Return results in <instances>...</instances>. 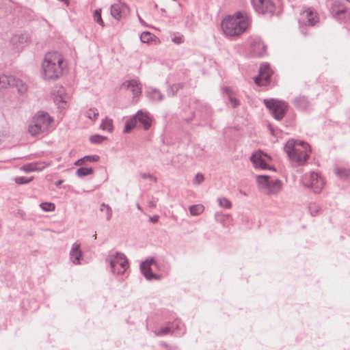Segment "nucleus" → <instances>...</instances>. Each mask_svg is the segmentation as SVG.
<instances>
[{"mask_svg": "<svg viewBox=\"0 0 350 350\" xmlns=\"http://www.w3.org/2000/svg\"><path fill=\"white\" fill-rule=\"evenodd\" d=\"M55 102H59V103H65V100L62 96H55Z\"/></svg>", "mask_w": 350, "mask_h": 350, "instance_id": "8fccbe9b", "label": "nucleus"}, {"mask_svg": "<svg viewBox=\"0 0 350 350\" xmlns=\"http://www.w3.org/2000/svg\"><path fill=\"white\" fill-rule=\"evenodd\" d=\"M291 161L298 165H304L307 162L311 151L308 144L304 141L288 139L284 147Z\"/></svg>", "mask_w": 350, "mask_h": 350, "instance_id": "7ed1b4c3", "label": "nucleus"}, {"mask_svg": "<svg viewBox=\"0 0 350 350\" xmlns=\"http://www.w3.org/2000/svg\"><path fill=\"white\" fill-rule=\"evenodd\" d=\"M137 122L144 130H148L151 126L152 119L148 112L139 110L135 115Z\"/></svg>", "mask_w": 350, "mask_h": 350, "instance_id": "4468645a", "label": "nucleus"}, {"mask_svg": "<svg viewBox=\"0 0 350 350\" xmlns=\"http://www.w3.org/2000/svg\"><path fill=\"white\" fill-rule=\"evenodd\" d=\"M92 173L93 170L92 167H80L76 172V174L80 178L88 176Z\"/></svg>", "mask_w": 350, "mask_h": 350, "instance_id": "f704fd0d", "label": "nucleus"}, {"mask_svg": "<svg viewBox=\"0 0 350 350\" xmlns=\"http://www.w3.org/2000/svg\"><path fill=\"white\" fill-rule=\"evenodd\" d=\"M225 217L226 216L221 213H216L215 215V219L219 222L224 221L225 220Z\"/></svg>", "mask_w": 350, "mask_h": 350, "instance_id": "49530a36", "label": "nucleus"}, {"mask_svg": "<svg viewBox=\"0 0 350 350\" xmlns=\"http://www.w3.org/2000/svg\"><path fill=\"white\" fill-rule=\"evenodd\" d=\"M282 188V183L279 179L270 180L267 188L263 191L267 195H276Z\"/></svg>", "mask_w": 350, "mask_h": 350, "instance_id": "2eb2a0df", "label": "nucleus"}, {"mask_svg": "<svg viewBox=\"0 0 350 350\" xmlns=\"http://www.w3.org/2000/svg\"><path fill=\"white\" fill-rule=\"evenodd\" d=\"M107 139L106 137L100 135H94L90 137V141L92 144H100Z\"/></svg>", "mask_w": 350, "mask_h": 350, "instance_id": "ea45409f", "label": "nucleus"}, {"mask_svg": "<svg viewBox=\"0 0 350 350\" xmlns=\"http://www.w3.org/2000/svg\"><path fill=\"white\" fill-rule=\"evenodd\" d=\"M146 96L153 101H161L163 99V94L157 89L148 87L146 90Z\"/></svg>", "mask_w": 350, "mask_h": 350, "instance_id": "aec40b11", "label": "nucleus"}, {"mask_svg": "<svg viewBox=\"0 0 350 350\" xmlns=\"http://www.w3.org/2000/svg\"><path fill=\"white\" fill-rule=\"evenodd\" d=\"M204 210V207L202 204L191 205L189 207L190 214L193 216L200 215Z\"/></svg>", "mask_w": 350, "mask_h": 350, "instance_id": "c756f323", "label": "nucleus"}, {"mask_svg": "<svg viewBox=\"0 0 350 350\" xmlns=\"http://www.w3.org/2000/svg\"><path fill=\"white\" fill-rule=\"evenodd\" d=\"M140 177L143 179L148 178L150 180H152L154 182H157V178L153 176L152 174L149 173H142L140 174Z\"/></svg>", "mask_w": 350, "mask_h": 350, "instance_id": "a18cd8bd", "label": "nucleus"}, {"mask_svg": "<svg viewBox=\"0 0 350 350\" xmlns=\"http://www.w3.org/2000/svg\"><path fill=\"white\" fill-rule=\"evenodd\" d=\"M302 15L306 19V23L308 25L313 26L318 21L317 14L310 9L305 10Z\"/></svg>", "mask_w": 350, "mask_h": 350, "instance_id": "412c9836", "label": "nucleus"}, {"mask_svg": "<svg viewBox=\"0 0 350 350\" xmlns=\"http://www.w3.org/2000/svg\"><path fill=\"white\" fill-rule=\"evenodd\" d=\"M40 208L46 212L53 211L55 208V206L54 204L51 202H42L40 204Z\"/></svg>", "mask_w": 350, "mask_h": 350, "instance_id": "58836bf2", "label": "nucleus"}, {"mask_svg": "<svg viewBox=\"0 0 350 350\" xmlns=\"http://www.w3.org/2000/svg\"><path fill=\"white\" fill-rule=\"evenodd\" d=\"M100 127L102 130H106L109 133L112 132L113 129V120L110 118H106L105 119L103 120Z\"/></svg>", "mask_w": 350, "mask_h": 350, "instance_id": "c85d7f7f", "label": "nucleus"}, {"mask_svg": "<svg viewBox=\"0 0 350 350\" xmlns=\"http://www.w3.org/2000/svg\"><path fill=\"white\" fill-rule=\"evenodd\" d=\"M49 165H50V163H46L45 162L31 163L22 166L21 170L26 173L34 171H42Z\"/></svg>", "mask_w": 350, "mask_h": 350, "instance_id": "f3484780", "label": "nucleus"}, {"mask_svg": "<svg viewBox=\"0 0 350 350\" xmlns=\"http://www.w3.org/2000/svg\"><path fill=\"white\" fill-rule=\"evenodd\" d=\"M11 85L16 87V88L20 94H24L27 90V85L24 82H23L21 79H16V77H15V81L13 82L11 84Z\"/></svg>", "mask_w": 350, "mask_h": 350, "instance_id": "bb28decb", "label": "nucleus"}, {"mask_svg": "<svg viewBox=\"0 0 350 350\" xmlns=\"http://www.w3.org/2000/svg\"><path fill=\"white\" fill-rule=\"evenodd\" d=\"M15 81V77L5 75L0 76V90L12 86L11 84Z\"/></svg>", "mask_w": 350, "mask_h": 350, "instance_id": "b1692460", "label": "nucleus"}, {"mask_svg": "<svg viewBox=\"0 0 350 350\" xmlns=\"http://www.w3.org/2000/svg\"><path fill=\"white\" fill-rule=\"evenodd\" d=\"M93 18L94 21L98 23L102 27H105V23L101 16V9H97L94 11Z\"/></svg>", "mask_w": 350, "mask_h": 350, "instance_id": "c9c22d12", "label": "nucleus"}, {"mask_svg": "<svg viewBox=\"0 0 350 350\" xmlns=\"http://www.w3.org/2000/svg\"><path fill=\"white\" fill-rule=\"evenodd\" d=\"M204 176L200 174V173H198L196 176H195V178L193 180V183L194 184H197V185H199L202 182L204 181Z\"/></svg>", "mask_w": 350, "mask_h": 350, "instance_id": "c03bdc74", "label": "nucleus"}, {"mask_svg": "<svg viewBox=\"0 0 350 350\" xmlns=\"http://www.w3.org/2000/svg\"><path fill=\"white\" fill-rule=\"evenodd\" d=\"M66 66L64 57L61 53L49 52L42 63V77L45 81H56L62 76Z\"/></svg>", "mask_w": 350, "mask_h": 350, "instance_id": "f03ea898", "label": "nucleus"}, {"mask_svg": "<svg viewBox=\"0 0 350 350\" xmlns=\"http://www.w3.org/2000/svg\"><path fill=\"white\" fill-rule=\"evenodd\" d=\"M271 160V157L261 150L254 152L250 157V161L255 168L273 171L275 170V168L273 167H270L268 164Z\"/></svg>", "mask_w": 350, "mask_h": 350, "instance_id": "6e6552de", "label": "nucleus"}, {"mask_svg": "<svg viewBox=\"0 0 350 350\" xmlns=\"http://www.w3.org/2000/svg\"><path fill=\"white\" fill-rule=\"evenodd\" d=\"M100 211L102 212H105L106 219L107 221L111 220L112 217L113 211L109 205L106 204L105 203H102L100 204Z\"/></svg>", "mask_w": 350, "mask_h": 350, "instance_id": "2f4dec72", "label": "nucleus"}, {"mask_svg": "<svg viewBox=\"0 0 350 350\" xmlns=\"http://www.w3.org/2000/svg\"><path fill=\"white\" fill-rule=\"evenodd\" d=\"M84 163H85V161H84L83 158H81V159L76 161L75 163V165L79 166V165H82Z\"/></svg>", "mask_w": 350, "mask_h": 350, "instance_id": "09e8293b", "label": "nucleus"}, {"mask_svg": "<svg viewBox=\"0 0 350 350\" xmlns=\"http://www.w3.org/2000/svg\"><path fill=\"white\" fill-rule=\"evenodd\" d=\"M294 105L301 110L306 109L309 106V101L305 96H299L293 100Z\"/></svg>", "mask_w": 350, "mask_h": 350, "instance_id": "4be33fe9", "label": "nucleus"}, {"mask_svg": "<svg viewBox=\"0 0 350 350\" xmlns=\"http://www.w3.org/2000/svg\"><path fill=\"white\" fill-rule=\"evenodd\" d=\"M106 261L109 264L111 272L118 275L123 274L129 268L128 259L119 252H111L106 257Z\"/></svg>", "mask_w": 350, "mask_h": 350, "instance_id": "39448f33", "label": "nucleus"}, {"mask_svg": "<svg viewBox=\"0 0 350 350\" xmlns=\"http://www.w3.org/2000/svg\"><path fill=\"white\" fill-rule=\"evenodd\" d=\"M269 176L267 175H258L256 176V183L261 191H264L269 183Z\"/></svg>", "mask_w": 350, "mask_h": 350, "instance_id": "5701e85b", "label": "nucleus"}, {"mask_svg": "<svg viewBox=\"0 0 350 350\" xmlns=\"http://www.w3.org/2000/svg\"><path fill=\"white\" fill-rule=\"evenodd\" d=\"M224 91L228 95V100L232 107H237L240 105V102L232 94L231 90L228 88H225Z\"/></svg>", "mask_w": 350, "mask_h": 350, "instance_id": "cd10ccee", "label": "nucleus"}, {"mask_svg": "<svg viewBox=\"0 0 350 350\" xmlns=\"http://www.w3.org/2000/svg\"><path fill=\"white\" fill-rule=\"evenodd\" d=\"M173 42L176 44H180L183 42V38L181 37H174L172 39Z\"/></svg>", "mask_w": 350, "mask_h": 350, "instance_id": "de8ad7c7", "label": "nucleus"}, {"mask_svg": "<svg viewBox=\"0 0 350 350\" xmlns=\"http://www.w3.org/2000/svg\"><path fill=\"white\" fill-rule=\"evenodd\" d=\"M176 327H178V323L176 322L169 323L159 329H155L153 332L157 336L172 334L174 333Z\"/></svg>", "mask_w": 350, "mask_h": 350, "instance_id": "a211bd4d", "label": "nucleus"}, {"mask_svg": "<svg viewBox=\"0 0 350 350\" xmlns=\"http://www.w3.org/2000/svg\"><path fill=\"white\" fill-rule=\"evenodd\" d=\"M150 220L153 222V223H156L159 221V216L158 215H154L153 217H151L150 218Z\"/></svg>", "mask_w": 350, "mask_h": 350, "instance_id": "3c124183", "label": "nucleus"}, {"mask_svg": "<svg viewBox=\"0 0 350 350\" xmlns=\"http://www.w3.org/2000/svg\"><path fill=\"white\" fill-rule=\"evenodd\" d=\"M309 211L312 215L315 216L321 211V208L318 205L311 204L309 207Z\"/></svg>", "mask_w": 350, "mask_h": 350, "instance_id": "79ce46f5", "label": "nucleus"}, {"mask_svg": "<svg viewBox=\"0 0 350 350\" xmlns=\"http://www.w3.org/2000/svg\"><path fill=\"white\" fill-rule=\"evenodd\" d=\"M32 178H27L25 176H17L15 178V182L18 185L27 184L32 180Z\"/></svg>", "mask_w": 350, "mask_h": 350, "instance_id": "a19ab883", "label": "nucleus"}, {"mask_svg": "<svg viewBox=\"0 0 350 350\" xmlns=\"http://www.w3.org/2000/svg\"><path fill=\"white\" fill-rule=\"evenodd\" d=\"M148 206L150 208H154L155 207V204L154 203V202L150 201L148 202Z\"/></svg>", "mask_w": 350, "mask_h": 350, "instance_id": "864d4df0", "label": "nucleus"}, {"mask_svg": "<svg viewBox=\"0 0 350 350\" xmlns=\"http://www.w3.org/2000/svg\"><path fill=\"white\" fill-rule=\"evenodd\" d=\"M128 10V7L125 3L118 2L111 5V15L116 20L122 18V14Z\"/></svg>", "mask_w": 350, "mask_h": 350, "instance_id": "dca6fc26", "label": "nucleus"}, {"mask_svg": "<svg viewBox=\"0 0 350 350\" xmlns=\"http://www.w3.org/2000/svg\"><path fill=\"white\" fill-rule=\"evenodd\" d=\"M53 118L46 112L40 111L33 117L28 131L32 136L48 133Z\"/></svg>", "mask_w": 350, "mask_h": 350, "instance_id": "20e7f679", "label": "nucleus"}, {"mask_svg": "<svg viewBox=\"0 0 350 350\" xmlns=\"http://www.w3.org/2000/svg\"><path fill=\"white\" fill-rule=\"evenodd\" d=\"M136 206H137V208L138 210L142 211V208L141 206L139 204H137Z\"/></svg>", "mask_w": 350, "mask_h": 350, "instance_id": "5fc2aeb1", "label": "nucleus"}, {"mask_svg": "<svg viewBox=\"0 0 350 350\" xmlns=\"http://www.w3.org/2000/svg\"><path fill=\"white\" fill-rule=\"evenodd\" d=\"M271 70L267 63H262L260 66L259 74L255 78L254 81L258 85H265L269 82L271 75Z\"/></svg>", "mask_w": 350, "mask_h": 350, "instance_id": "9d476101", "label": "nucleus"}, {"mask_svg": "<svg viewBox=\"0 0 350 350\" xmlns=\"http://www.w3.org/2000/svg\"><path fill=\"white\" fill-rule=\"evenodd\" d=\"M264 103L267 108L269 109L275 119L280 120L284 118L288 108L286 103L282 100L271 98L265 99Z\"/></svg>", "mask_w": 350, "mask_h": 350, "instance_id": "0eeeda50", "label": "nucleus"}, {"mask_svg": "<svg viewBox=\"0 0 350 350\" xmlns=\"http://www.w3.org/2000/svg\"><path fill=\"white\" fill-rule=\"evenodd\" d=\"M301 180L305 187L310 188L315 193H319L324 187L323 178L315 172L306 173Z\"/></svg>", "mask_w": 350, "mask_h": 350, "instance_id": "423d86ee", "label": "nucleus"}, {"mask_svg": "<svg viewBox=\"0 0 350 350\" xmlns=\"http://www.w3.org/2000/svg\"><path fill=\"white\" fill-rule=\"evenodd\" d=\"M217 202L220 207L226 209H230L232 208V202L226 198H218Z\"/></svg>", "mask_w": 350, "mask_h": 350, "instance_id": "72a5a7b5", "label": "nucleus"}, {"mask_svg": "<svg viewBox=\"0 0 350 350\" xmlns=\"http://www.w3.org/2000/svg\"><path fill=\"white\" fill-rule=\"evenodd\" d=\"M29 40V36L27 34L25 35H15L12 38L11 42L14 44H16V42L22 43L23 42H27Z\"/></svg>", "mask_w": 350, "mask_h": 350, "instance_id": "4c0bfd02", "label": "nucleus"}, {"mask_svg": "<svg viewBox=\"0 0 350 350\" xmlns=\"http://www.w3.org/2000/svg\"><path fill=\"white\" fill-rule=\"evenodd\" d=\"M156 261L154 258L147 259L142 262L140 265V270L142 273L148 280H159V276L153 273L151 270V265H156Z\"/></svg>", "mask_w": 350, "mask_h": 350, "instance_id": "9b49d317", "label": "nucleus"}, {"mask_svg": "<svg viewBox=\"0 0 350 350\" xmlns=\"http://www.w3.org/2000/svg\"><path fill=\"white\" fill-rule=\"evenodd\" d=\"M62 183V180L58 181V182L57 183V185H60Z\"/></svg>", "mask_w": 350, "mask_h": 350, "instance_id": "6e6d98bb", "label": "nucleus"}, {"mask_svg": "<svg viewBox=\"0 0 350 350\" xmlns=\"http://www.w3.org/2000/svg\"><path fill=\"white\" fill-rule=\"evenodd\" d=\"M122 88L129 90L133 96V98L138 97L142 94V85L139 80L133 79L124 81L122 83Z\"/></svg>", "mask_w": 350, "mask_h": 350, "instance_id": "ddd939ff", "label": "nucleus"}, {"mask_svg": "<svg viewBox=\"0 0 350 350\" xmlns=\"http://www.w3.org/2000/svg\"><path fill=\"white\" fill-rule=\"evenodd\" d=\"M100 157L98 155H88L83 157V159L85 161L88 162H97L99 160Z\"/></svg>", "mask_w": 350, "mask_h": 350, "instance_id": "37998d69", "label": "nucleus"}, {"mask_svg": "<svg viewBox=\"0 0 350 350\" xmlns=\"http://www.w3.org/2000/svg\"><path fill=\"white\" fill-rule=\"evenodd\" d=\"M154 37V36L152 33L144 31L141 34L140 40L144 43H148L153 40Z\"/></svg>", "mask_w": 350, "mask_h": 350, "instance_id": "e433bc0d", "label": "nucleus"}, {"mask_svg": "<svg viewBox=\"0 0 350 350\" xmlns=\"http://www.w3.org/2000/svg\"><path fill=\"white\" fill-rule=\"evenodd\" d=\"M174 89H176V90H177V87L176 85H173L172 87H171V90H169V94H171L173 96L175 92Z\"/></svg>", "mask_w": 350, "mask_h": 350, "instance_id": "603ef678", "label": "nucleus"}, {"mask_svg": "<svg viewBox=\"0 0 350 350\" xmlns=\"http://www.w3.org/2000/svg\"><path fill=\"white\" fill-rule=\"evenodd\" d=\"M330 11L332 15L337 16L345 13L346 12V9L343 5L335 2L332 4Z\"/></svg>", "mask_w": 350, "mask_h": 350, "instance_id": "a878e982", "label": "nucleus"}, {"mask_svg": "<svg viewBox=\"0 0 350 350\" xmlns=\"http://www.w3.org/2000/svg\"><path fill=\"white\" fill-rule=\"evenodd\" d=\"M137 124V122L135 116H133L129 118L125 122V126L123 130L124 133H130L131 130L136 126Z\"/></svg>", "mask_w": 350, "mask_h": 350, "instance_id": "393cba45", "label": "nucleus"}, {"mask_svg": "<svg viewBox=\"0 0 350 350\" xmlns=\"http://www.w3.org/2000/svg\"><path fill=\"white\" fill-rule=\"evenodd\" d=\"M266 46L260 38L256 37L251 39L250 52L253 56L262 57L265 54Z\"/></svg>", "mask_w": 350, "mask_h": 350, "instance_id": "f8f14e48", "label": "nucleus"}, {"mask_svg": "<svg viewBox=\"0 0 350 350\" xmlns=\"http://www.w3.org/2000/svg\"><path fill=\"white\" fill-rule=\"evenodd\" d=\"M334 172L338 178L342 179L346 178L350 176V170L346 168H335Z\"/></svg>", "mask_w": 350, "mask_h": 350, "instance_id": "7c9ffc66", "label": "nucleus"}, {"mask_svg": "<svg viewBox=\"0 0 350 350\" xmlns=\"http://www.w3.org/2000/svg\"><path fill=\"white\" fill-rule=\"evenodd\" d=\"M82 256V252L80 249V244L75 243L72 244L71 250L70 251V260L75 265H79L80 263V259Z\"/></svg>", "mask_w": 350, "mask_h": 350, "instance_id": "6ab92c4d", "label": "nucleus"}, {"mask_svg": "<svg viewBox=\"0 0 350 350\" xmlns=\"http://www.w3.org/2000/svg\"><path fill=\"white\" fill-rule=\"evenodd\" d=\"M98 111L96 108H90L85 111V116L92 121H95L98 116Z\"/></svg>", "mask_w": 350, "mask_h": 350, "instance_id": "473e14b6", "label": "nucleus"}, {"mask_svg": "<svg viewBox=\"0 0 350 350\" xmlns=\"http://www.w3.org/2000/svg\"><path fill=\"white\" fill-rule=\"evenodd\" d=\"M251 3L258 14L272 15L275 12V3L272 0H251Z\"/></svg>", "mask_w": 350, "mask_h": 350, "instance_id": "1a4fd4ad", "label": "nucleus"}, {"mask_svg": "<svg viewBox=\"0 0 350 350\" xmlns=\"http://www.w3.org/2000/svg\"><path fill=\"white\" fill-rule=\"evenodd\" d=\"M251 17L245 11H237L221 21V29L226 37H237L243 33L251 24Z\"/></svg>", "mask_w": 350, "mask_h": 350, "instance_id": "f257e3e1", "label": "nucleus"}]
</instances>
